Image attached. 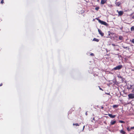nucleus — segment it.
Returning <instances> with one entry per match:
<instances>
[{
  "instance_id": "obj_1",
  "label": "nucleus",
  "mask_w": 134,
  "mask_h": 134,
  "mask_svg": "<svg viewBox=\"0 0 134 134\" xmlns=\"http://www.w3.org/2000/svg\"><path fill=\"white\" fill-rule=\"evenodd\" d=\"M96 19L97 20H98L99 22L101 24L103 25H105V26H108V24L106 22L104 21H102L101 20H100L98 18H96Z\"/></svg>"
},
{
  "instance_id": "obj_2",
  "label": "nucleus",
  "mask_w": 134,
  "mask_h": 134,
  "mask_svg": "<svg viewBox=\"0 0 134 134\" xmlns=\"http://www.w3.org/2000/svg\"><path fill=\"white\" fill-rule=\"evenodd\" d=\"M122 67V65H120L114 68V69L115 70H119L121 69Z\"/></svg>"
},
{
  "instance_id": "obj_3",
  "label": "nucleus",
  "mask_w": 134,
  "mask_h": 134,
  "mask_svg": "<svg viewBox=\"0 0 134 134\" xmlns=\"http://www.w3.org/2000/svg\"><path fill=\"white\" fill-rule=\"evenodd\" d=\"M128 96L130 99H133L134 98V94L131 93L129 94Z\"/></svg>"
},
{
  "instance_id": "obj_4",
  "label": "nucleus",
  "mask_w": 134,
  "mask_h": 134,
  "mask_svg": "<svg viewBox=\"0 0 134 134\" xmlns=\"http://www.w3.org/2000/svg\"><path fill=\"white\" fill-rule=\"evenodd\" d=\"M117 12L118 14L119 15L121 16L123 14V12L122 11H119L118 10H117Z\"/></svg>"
},
{
  "instance_id": "obj_5",
  "label": "nucleus",
  "mask_w": 134,
  "mask_h": 134,
  "mask_svg": "<svg viewBox=\"0 0 134 134\" xmlns=\"http://www.w3.org/2000/svg\"><path fill=\"white\" fill-rule=\"evenodd\" d=\"M98 31L99 34L101 35V36H103L104 35V34L102 32L101 30L100 29H98Z\"/></svg>"
},
{
  "instance_id": "obj_6",
  "label": "nucleus",
  "mask_w": 134,
  "mask_h": 134,
  "mask_svg": "<svg viewBox=\"0 0 134 134\" xmlns=\"http://www.w3.org/2000/svg\"><path fill=\"white\" fill-rule=\"evenodd\" d=\"M108 115L110 118H114L116 116V115H113L111 114H109Z\"/></svg>"
},
{
  "instance_id": "obj_7",
  "label": "nucleus",
  "mask_w": 134,
  "mask_h": 134,
  "mask_svg": "<svg viewBox=\"0 0 134 134\" xmlns=\"http://www.w3.org/2000/svg\"><path fill=\"white\" fill-rule=\"evenodd\" d=\"M107 0H101V4H104L105 3H106Z\"/></svg>"
},
{
  "instance_id": "obj_8",
  "label": "nucleus",
  "mask_w": 134,
  "mask_h": 134,
  "mask_svg": "<svg viewBox=\"0 0 134 134\" xmlns=\"http://www.w3.org/2000/svg\"><path fill=\"white\" fill-rule=\"evenodd\" d=\"M116 121L111 120L110 122V124L111 125H113L116 122Z\"/></svg>"
},
{
  "instance_id": "obj_9",
  "label": "nucleus",
  "mask_w": 134,
  "mask_h": 134,
  "mask_svg": "<svg viewBox=\"0 0 134 134\" xmlns=\"http://www.w3.org/2000/svg\"><path fill=\"white\" fill-rule=\"evenodd\" d=\"M123 39V38L122 36H119V40L122 41Z\"/></svg>"
},
{
  "instance_id": "obj_10",
  "label": "nucleus",
  "mask_w": 134,
  "mask_h": 134,
  "mask_svg": "<svg viewBox=\"0 0 134 134\" xmlns=\"http://www.w3.org/2000/svg\"><path fill=\"white\" fill-rule=\"evenodd\" d=\"M121 133L122 134H126V132L123 130H121L120 131Z\"/></svg>"
},
{
  "instance_id": "obj_11",
  "label": "nucleus",
  "mask_w": 134,
  "mask_h": 134,
  "mask_svg": "<svg viewBox=\"0 0 134 134\" xmlns=\"http://www.w3.org/2000/svg\"><path fill=\"white\" fill-rule=\"evenodd\" d=\"M116 5L117 6H119L121 3L119 2H117L115 3Z\"/></svg>"
},
{
  "instance_id": "obj_12",
  "label": "nucleus",
  "mask_w": 134,
  "mask_h": 134,
  "mask_svg": "<svg viewBox=\"0 0 134 134\" xmlns=\"http://www.w3.org/2000/svg\"><path fill=\"white\" fill-rule=\"evenodd\" d=\"M134 87V85H131L130 87L129 88V90H132Z\"/></svg>"
},
{
  "instance_id": "obj_13",
  "label": "nucleus",
  "mask_w": 134,
  "mask_h": 134,
  "mask_svg": "<svg viewBox=\"0 0 134 134\" xmlns=\"http://www.w3.org/2000/svg\"><path fill=\"white\" fill-rule=\"evenodd\" d=\"M93 41H96L97 42H98L99 41V40L98 39H97L96 38H93Z\"/></svg>"
},
{
  "instance_id": "obj_14",
  "label": "nucleus",
  "mask_w": 134,
  "mask_h": 134,
  "mask_svg": "<svg viewBox=\"0 0 134 134\" xmlns=\"http://www.w3.org/2000/svg\"><path fill=\"white\" fill-rule=\"evenodd\" d=\"M119 105H114L113 106V107L114 108H117L118 107Z\"/></svg>"
},
{
  "instance_id": "obj_15",
  "label": "nucleus",
  "mask_w": 134,
  "mask_h": 134,
  "mask_svg": "<svg viewBox=\"0 0 134 134\" xmlns=\"http://www.w3.org/2000/svg\"><path fill=\"white\" fill-rule=\"evenodd\" d=\"M131 30L132 31H134V26H132L131 27Z\"/></svg>"
},
{
  "instance_id": "obj_16",
  "label": "nucleus",
  "mask_w": 134,
  "mask_h": 134,
  "mask_svg": "<svg viewBox=\"0 0 134 134\" xmlns=\"http://www.w3.org/2000/svg\"><path fill=\"white\" fill-rule=\"evenodd\" d=\"M119 122L122 123H125V121L122 120H120L119 121Z\"/></svg>"
},
{
  "instance_id": "obj_17",
  "label": "nucleus",
  "mask_w": 134,
  "mask_h": 134,
  "mask_svg": "<svg viewBox=\"0 0 134 134\" xmlns=\"http://www.w3.org/2000/svg\"><path fill=\"white\" fill-rule=\"evenodd\" d=\"M73 125H75L76 126H79V124H78L77 123H76V124L74 123L73 124Z\"/></svg>"
},
{
  "instance_id": "obj_18",
  "label": "nucleus",
  "mask_w": 134,
  "mask_h": 134,
  "mask_svg": "<svg viewBox=\"0 0 134 134\" xmlns=\"http://www.w3.org/2000/svg\"><path fill=\"white\" fill-rule=\"evenodd\" d=\"M99 9V7H97L95 8V9L96 10H98Z\"/></svg>"
},
{
  "instance_id": "obj_19",
  "label": "nucleus",
  "mask_w": 134,
  "mask_h": 134,
  "mask_svg": "<svg viewBox=\"0 0 134 134\" xmlns=\"http://www.w3.org/2000/svg\"><path fill=\"white\" fill-rule=\"evenodd\" d=\"M127 129L129 131H130L131 130L130 129L129 127H127Z\"/></svg>"
},
{
  "instance_id": "obj_20",
  "label": "nucleus",
  "mask_w": 134,
  "mask_h": 134,
  "mask_svg": "<svg viewBox=\"0 0 134 134\" xmlns=\"http://www.w3.org/2000/svg\"><path fill=\"white\" fill-rule=\"evenodd\" d=\"M4 3V0H2L1 2V4H3Z\"/></svg>"
},
{
  "instance_id": "obj_21",
  "label": "nucleus",
  "mask_w": 134,
  "mask_h": 134,
  "mask_svg": "<svg viewBox=\"0 0 134 134\" xmlns=\"http://www.w3.org/2000/svg\"><path fill=\"white\" fill-rule=\"evenodd\" d=\"M130 128L131 130L133 129H134V126L131 127Z\"/></svg>"
},
{
  "instance_id": "obj_22",
  "label": "nucleus",
  "mask_w": 134,
  "mask_h": 134,
  "mask_svg": "<svg viewBox=\"0 0 134 134\" xmlns=\"http://www.w3.org/2000/svg\"><path fill=\"white\" fill-rule=\"evenodd\" d=\"M132 93H134V87H133V89H132Z\"/></svg>"
},
{
  "instance_id": "obj_23",
  "label": "nucleus",
  "mask_w": 134,
  "mask_h": 134,
  "mask_svg": "<svg viewBox=\"0 0 134 134\" xmlns=\"http://www.w3.org/2000/svg\"><path fill=\"white\" fill-rule=\"evenodd\" d=\"M131 42L132 43H134V39H132Z\"/></svg>"
},
{
  "instance_id": "obj_24",
  "label": "nucleus",
  "mask_w": 134,
  "mask_h": 134,
  "mask_svg": "<svg viewBox=\"0 0 134 134\" xmlns=\"http://www.w3.org/2000/svg\"><path fill=\"white\" fill-rule=\"evenodd\" d=\"M105 94L109 95H110L109 93H106Z\"/></svg>"
},
{
  "instance_id": "obj_25",
  "label": "nucleus",
  "mask_w": 134,
  "mask_h": 134,
  "mask_svg": "<svg viewBox=\"0 0 134 134\" xmlns=\"http://www.w3.org/2000/svg\"><path fill=\"white\" fill-rule=\"evenodd\" d=\"M91 56H94V54H93V53H92L91 54Z\"/></svg>"
},
{
  "instance_id": "obj_26",
  "label": "nucleus",
  "mask_w": 134,
  "mask_h": 134,
  "mask_svg": "<svg viewBox=\"0 0 134 134\" xmlns=\"http://www.w3.org/2000/svg\"><path fill=\"white\" fill-rule=\"evenodd\" d=\"M99 89L100 90L103 91V90L102 89V88L100 87H99Z\"/></svg>"
},
{
  "instance_id": "obj_27",
  "label": "nucleus",
  "mask_w": 134,
  "mask_h": 134,
  "mask_svg": "<svg viewBox=\"0 0 134 134\" xmlns=\"http://www.w3.org/2000/svg\"><path fill=\"white\" fill-rule=\"evenodd\" d=\"M3 85L2 83H1L0 84V86H2Z\"/></svg>"
},
{
  "instance_id": "obj_28",
  "label": "nucleus",
  "mask_w": 134,
  "mask_h": 134,
  "mask_svg": "<svg viewBox=\"0 0 134 134\" xmlns=\"http://www.w3.org/2000/svg\"><path fill=\"white\" fill-rule=\"evenodd\" d=\"M113 46H115V44H114V43L113 44H112Z\"/></svg>"
},
{
  "instance_id": "obj_29",
  "label": "nucleus",
  "mask_w": 134,
  "mask_h": 134,
  "mask_svg": "<svg viewBox=\"0 0 134 134\" xmlns=\"http://www.w3.org/2000/svg\"><path fill=\"white\" fill-rule=\"evenodd\" d=\"M101 109H103L104 108H103V106H102V107H101Z\"/></svg>"
},
{
  "instance_id": "obj_30",
  "label": "nucleus",
  "mask_w": 134,
  "mask_h": 134,
  "mask_svg": "<svg viewBox=\"0 0 134 134\" xmlns=\"http://www.w3.org/2000/svg\"><path fill=\"white\" fill-rule=\"evenodd\" d=\"M132 18L133 19H134V15L132 16Z\"/></svg>"
},
{
  "instance_id": "obj_31",
  "label": "nucleus",
  "mask_w": 134,
  "mask_h": 134,
  "mask_svg": "<svg viewBox=\"0 0 134 134\" xmlns=\"http://www.w3.org/2000/svg\"><path fill=\"white\" fill-rule=\"evenodd\" d=\"M85 127V126H83V129Z\"/></svg>"
},
{
  "instance_id": "obj_32",
  "label": "nucleus",
  "mask_w": 134,
  "mask_h": 134,
  "mask_svg": "<svg viewBox=\"0 0 134 134\" xmlns=\"http://www.w3.org/2000/svg\"><path fill=\"white\" fill-rule=\"evenodd\" d=\"M132 70V71H134V69H133V70Z\"/></svg>"
},
{
  "instance_id": "obj_33",
  "label": "nucleus",
  "mask_w": 134,
  "mask_h": 134,
  "mask_svg": "<svg viewBox=\"0 0 134 134\" xmlns=\"http://www.w3.org/2000/svg\"><path fill=\"white\" fill-rule=\"evenodd\" d=\"M93 120H94V118H93Z\"/></svg>"
},
{
  "instance_id": "obj_34",
  "label": "nucleus",
  "mask_w": 134,
  "mask_h": 134,
  "mask_svg": "<svg viewBox=\"0 0 134 134\" xmlns=\"http://www.w3.org/2000/svg\"><path fill=\"white\" fill-rule=\"evenodd\" d=\"M127 48V47H126V48Z\"/></svg>"
},
{
  "instance_id": "obj_35",
  "label": "nucleus",
  "mask_w": 134,
  "mask_h": 134,
  "mask_svg": "<svg viewBox=\"0 0 134 134\" xmlns=\"http://www.w3.org/2000/svg\"><path fill=\"white\" fill-rule=\"evenodd\" d=\"M97 1H99V0H97Z\"/></svg>"
}]
</instances>
